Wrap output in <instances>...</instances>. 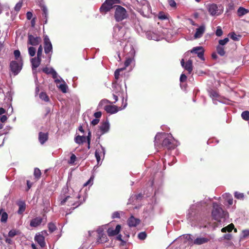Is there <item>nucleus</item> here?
I'll return each instance as SVG.
<instances>
[{
  "mask_svg": "<svg viewBox=\"0 0 249 249\" xmlns=\"http://www.w3.org/2000/svg\"><path fill=\"white\" fill-rule=\"evenodd\" d=\"M1 215L0 221L2 223H5L8 218V214L5 212H3L2 209L0 210V215Z\"/></svg>",
  "mask_w": 249,
  "mask_h": 249,
  "instance_id": "nucleus-31",
  "label": "nucleus"
},
{
  "mask_svg": "<svg viewBox=\"0 0 249 249\" xmlns=\"http://www.w3.org/2000/svg\"><path fill=\"white\" fill-rule=\"evenodd\" d=\"M181 66L188 71L189 73H191L193 70L192 60L189 59L185 63L183 59L180 61Z\"/></svg>",
  "mask_w": 249,
  "mask_h": 249,
  "instance_id": "nucleus-16",
  "label": "nucleus"
},
{
  "mask_svg": "<svg viewBox=\"0 0 249 249\" xmlns=\"http://www.w3.org/2000/svg\"><path fill=\"white\" fill-rule=\"evenodd\" d=\"M168 2L170 6L172 7H176V2L174 0H168Z\"/></svg>",
  "mask_w": 249,
  "mask_h": 249,
  "instance_id": "nucleus-61",
  "label": "nucleus"
},
{
  "mask_svg": "<svg viewBox=\"0 0 249 249\" xmlns=\"http://www.w3.org/2000/svg\"><path fill=\"white\" fill-rule=\"evenodd\" d=\"M129 48L130 49V52L129 53H130V55L131 56H132L135 53V50L134 49V48L132 47V46L131 45H125V47H124V51L125 52H126L127 50Z\"/></svg>",
  "mask_w": 249,
  "mask_h": 249,
  "instance_id": "nucleus-44",
  "label": "nucleus"
},
{
  "mask_svg": "<svg viewBox=\"0 0 249 249\" xmlns=\"http://www.w3.org/2000/svg\"><path fill=\"white\" fill-rule=\"evenodd\" d=\"M248 237H249V229L243 230L240 236V240L245 239Z\"/></svg>",
  "mask_w": 249,
  "mask_h": 249,
  "instance_id": "nucleus-33",
  "label": "nucleus"
},
{
  "mask_svg": "<svg viewBox=\"0 0 249 249\" xmlns=\"http://www.w3.org/2000/svg\"><path fill=\"white\" fill-rule=\"evenodd\" d=\"M68 203L69 206H72L73 209L77 207L82 202L79 204L74 202L73 198L70 196H66L64 198L61 197L60 198V204L61 205H64L66 203Z\"/></svg>",
  "mask_w": 249,
  "mask_h": 249,
  "instance_id": "nucleus-10",
  "label": "nucleus"
},
{
  "mask_svg": "<svg viewBox=\"0 0 249 249\" xmlns=\"http://www.w3.org/2000/svg\"><path fill=\"white\" fill-rule=\"evenodd\" d=\"M44 52L46 54L53 52V46L47 36H45L44 38Z\"/></svg>",
  "mask_w": 249,
  "mask_h": 249,
  "instance_id": "nucleus-14",
  "label": "nucleus"
},
{
  "mask_svg": "<svg viewBox=\"0 0 249 249\" xmlns=\"http://www.w3.org/2000/svg\"><path fill=\"white\" fill-rule=\"evenodd\" d=\"M14 56L15 57V59L17 60V61H19L20 60V59L21 58L20 57V51L18 50L14 51Z\"/></svg>",
  "mask_w": 249,
  "mask_h": 249,
  "instance_id": "nucleus-50",
  "label": "nucleus"
},
{
  "mask_svg": "<svg viewBox=\"0 0 249 249\" xmlns=\"http://www.w3.org/2000/svg\"><path fill=\"white\" fill-rule=\"evenodd\" d=\"M48 228L51 232L54 231L56 229L55 225L53 223H49L48 224Z\"/></svg>",
  "mask_w": 249,
  "mask_h": 249,
  "instance_id": "nucleus-55",
  "label": "nucleus"
},
{
  "mask_svg": "<svg viewBox=\"0 0 249 249\" xmlns=\"http://www.w3.org/2000/svg\"><path fill=\"white\" fill-rule=\"evenodd\" d=\"M114 17L118 22L121 21L128 17V14L124 8L120 5H115Z\"/></svg>",
  "mask_w": 249,
  "mask_h": 249,
  "instance_id": "nucleus-3",
  "label": "nucleus"
},
{
  "mask_svg": "<svg viewBox=\"0 0 249 249\" xmlns=\"http://www.w3.org/2000/svg\"><path fill=\"white\" fill-rule=\"evenodd\" d=\"M60 82H62V83L60 84V85H58V83L56 84V86H57V87L59 89H60L63 93L67 92V90L68 87H67V85L66 84L65 82L63 80V81H61L59 83H60Z\"/></svg>",
  "mask_w": 249,
  "mask_h": 249,
  "instance_id": "nucleus-29",
  "label": "nucleus"
},
{
  "mask_svg": "<svg viewBox=\"0 0 249 249\" xmlns=\"http://www.w3.org/2000/svg\"><path fill=\"white\" fill-rule=\"evenodd\" d=\"M99 238L97 240V242L99 243H104L107 241V235L102 232H98Z\"/></svg>",
  "mask_w": 249,
  "mask_h": 249,
  "instance_id": "nucleus-28",
  "label": "nucleus"
},
{
  "mask_svg": "<svg viewBox=\"0 0 249 249\" xmlns=\"http://www.w3.org/2000/svg\"><path fill=\"white\" fill-rule=\"evenodd\" d=\"M249 10L242 7H240L237 10V15L239 17H242L249 12Z\"/></svg>",
  "mask_w": 249,
  "mask_h": 249,
  "instance_id": "nucleus-32",
  "label": "nucleus"
},
{
  "mask_svg": "<svg viewBox=\"0 0 249 249\" xmlns=\"http://www.w3.org/2000/svg\"><path fill=\"white\" fill-rule=\"evenodd\" d=\"M22 5V2L21 1H19L18 3L16 4L14 7V9L16 12H18L20 9H21V7Z\"/></svg>",
  "mask_w": 249,
  "mask_h": 249,
  "instance_id": "nucleus-52",
  "label": "nucleus"
},
{
  "mask_svg": "<svg viewBox=\"0 0 249 249\" xmlns=\"http://www.w3.org/2000/svg\"><path fill=\"white\" fill-rule=\"evenodd\" d=\"M19 233V232L18 231H17L16 230H12L9 232L8 235L10 237H13L15 235L18 234Z\"/></svg>",
  "mask_w": 249,
  "mask_h": 249,
  "instance_id": "nucleus-48",
  "label": "nucleus"
},
{
  "mask_svg": "<svg viewBox=\"0 0 249 249\" xmlns=\"http://www.w3.org/2000/svg\"><path fill=\"white\" fill-rule=\"evenodd\" d=\"M101 112H100V111H98V112H95L94 114V116L96 118L95 119H98L100 118L101 116Z\"/></svg>",
  "mask_w": 249,
  "mask_h": 249,
  "instance_id": "nucleus-64",
  "label": "nucleus"
},
{
  "mask_svg": "<svg viewBox=\"0 0 249 249\" xmlns=\"http://www.w3.org/2000/svg\"><path fill=\"white\" fill-rule=\"evenodd\" d=\"M48 136L46 133L40 132L39 133L38 139L41 144H44L48 140Z\"/></svg>",
  "mask_w": 249,
  "mask_h": 249,
  "instance_id": "nucleus-27",
  "label": "nucleus"
},
{
  "mask_svg": "<svg viewBox=\"0 0 249 249\" xmlns=\"http://www.w3.org/2000/svg\"><path fill=\"white\" fill-rule=\"evenodd\" d=\"M229 39L228 37H226L223 39H220L218 41V43H219L218 45L223 46L225 45V44H226L229 42Z\"/></svg>",
  "mask_w": 249,
  "mask_h": 249,
  "instance_id": "nucleus-49",
  "label": "nucleus"
},
{
  "mask_svg": "<svg viewBox=\"0 0 249 249\" xmlns=\"http://www.w3.org/2000/svg\"><path fill=\"white\" fill-rule=\"evenodd\" d=\"M100 130L101 132V134H104L107 132L110 128V124L107 120H106L105 121H103L100 124L99 126Z\"/></svg>",
  "mask_w": 249,
  "mask_h": 249,
  "instance_id": "nucleus-17",
  "label": "nucleus"
},
{
  "mask_svg": "<svg viewBox=\"0 0 249 249\" xmlns=\"http://www.w3.org/2000/svg\"><path fill=\"white\" fill-rule=\"evenodd\" d=\"M191 53H195L197 54V56L202 60L204 61L205 60L204 57V50L202 47L198 46L194 47L192 50H191Z\"/></svg>",
  "mask_w": 249,
  "mask_h": 249,
  "instance_id": "nucleus-15",
  "label": "nucleus"
},
{
  "mask_svg": "<svg viewBox=\"0 0 249 249\" xmlns=\"http://www.w3.org/2000/svg\"><path fill=\"white\" fill-rule=\"evenodd\" d=\"M124 70V68H121L117 69L114 72V77L116 80H118L119 78L120 71Z\"/></svg>",
  "mask_w": 249,
  "mask_h": 249,
  "instance_id": "nucleus-47",
  "label": "nucleus"
},
{
  "mask_svg": "<svg viewBox=\"0 0 249 249\" xmlns=\"http://www.w3.org/2000/svg\"><path fill=\"white\" fill-rule=\"evenodd\" d=\"M242 118L245 120H249V111L248 110H246L243 111L241 114Z\"/></svg>",
  "mask_w": 249,
  "mask_h": 249,
  "instance_id": "nucleus-45",
  "label": "nucleus"
},
{
  "mask_svg": "<svg viewBox=\"0 0 249 249\" xmlns=\"http://www.w3.org/2000/svg\"><path fill=\"white\" fill-rule=\"evenodd\" d=\"M234 196L237 199H243L244 195L243 193H240L237 192L234 193Z\"/></svg>",
  "mask_w": 249,
  "mask_h": 249,
  "instance_id": "nucleus-51",
  "label": "nucleus"
},
{
  "mask_svg": "<svg viewBox=\"0 0 249 249\" xmlns=\"http://www.w3.org/2000/svg\"><path fill=\"white\" fill-rule=\"evenodd\" d=\"M42 70L44 73L47 74H51L56 84L59 83L61 81H63V79L58 75L57 73L53 68H49L46 67L42 69Z\"/></svg>",
  "mask_w": 249,
  "mask_h": 249,
  "instance_id": "nucleus-8",
  "label": "nucleus"
},
{
  "mask_svg": "<svg viewBox=\"0 0 249 249\" xmlns=\"http://www.w3.org/2000/svg\"><path fill=\"white\" fill-rule=\"evenodd\" d=\"M14 95V92L12 91H9L6 93V99L7 100L8 102H9L10 103L11 102L13 99V96Z\"/></svg>",
  "mask_w": 249,
  "mask_h": 249,
  "instance_id": "nucleus-41",
  "label": "nucleus"
},
{
  "mask_svg": "<svg viewBox=\"0 0 249 249\" xmlns=\"http://www.w3.org/2000/svg\"><path fill=\"white\" fill-rule=\"evenodd\" d=\"M22 61L21 58L19 61L13 60L10 62V69L14 75H17L20 71L22 68Z\"/></svg>",
  "mask_w": 249,
  "mask_h": 249,
  "instance_id": "nucleus-7",
  "label": "nucleus"
},
{
  "mask_svg": "<svg viewBox=\"0 0 249 249\" xmlns=\"http://www.w3.org/2000/svg\"><path fill=\"white\" fill-rule=\"evenodd\" d=\"M113 218H119L120 217V213L118 212H115L112 213V216Z\"/></svg>",
  "mask_w": 249,
  "mask_h": 249,
  "instance_id": "nucleus-63",
  "label": "nucleus"
},
{
  "mask_svg": "<svg viewBox=\"0 0 249 249\" xmlns=\"http://www.w3.org/2000/svg\"><path fill=\"white\" fill-rule=\"evenodd\" d=\"M209 239L206 237H199L196 238L194 241V244L200 245L208 242Z\"/></svg>",
  "mask_w": 249,
  "mask_h": 249,
  "instance_id": "nucleus-26",
  "label": "nucleus"
},
{
  "mask_svg": "<svg viewBox=\"0 0 249 249\" xmlns=\"http://www.w3.org/2000/svg\"><path fill=\"white\" fill-rule=\"evenodd\" d=\"M28 51L30 56H34L35 55L36 52V49L35 48L32 46L29 47L28 48Z\"/></svg>",
  "mask_w": 249,
  "mask_h": 249,
  "instance_id": "nucleus-42",
  "label": "nucleus"
},
{
  "mask_svg": "<svg viewBox=\"0 0 249 249\" xmlns=\"http://www.w3.org/2000/svg\"><path fill=\"white\" fill-rule=\"evenodd\" d=\"M205 31V26L204 25H202L196 29V32L194 35V38L195 39L200 38Z\"/></svg>",
  "mask_w": 249,
  "mask_h": 249,
  "instance_id": "nucleus-20",
  "label": "nucleus"
},
{
  "mask_svg": "<svg viewBox=\"0 0 249 249\" xmlns=\"http://www.w3.org/2000/svg\"><path fill=\"white\" fill-rule=\"evenodd\" d=\"M34 239L41 247L43 248L45 246V238L43 235L40 233L36 234Z\"/></svg>",
  "mask_w": 249,
  "mask_h": 249,
  "instance_id": "nucleus-19",
  "label": "nucleus"
},
{
  "mask_svg": "<svg viewBox=\"0 0 249 249\" xmlns=\"http://www.w3.org/2000/svg\"><path fill=\"white\" fill-rule=\"evenodd\" d=\"M162 137L164 138L161 144L162 147H164L168 149H171L175 148L178 145L177 142L175 141L170 134L165 135L164 134L159 133L155 137V145L156 146H158L160 145V139Z\"/></svg>",
  "mask_w": 249,
  "mask_h": 249,
  "instance_id": "nucleus-1",
  "label": "nucleus"
},
{
  "mask_svg": "<svg viewBox=\"0 0 249 249\" xmlns=\"http://www.w3.org/2000/svg\"><path fill=\"white\" fill-rule=\"evenodd\" d=\"M19 209L18 210V213L22 214L25 210L26 205L24 202H20L18 203Z\"/></svg>",
  "mask_w": 249,
  "mask_h": 249,
  "instance_id": "nucleus-34",
  "label": "nucleus"
},
{
  "mask_svg": "<svg viewBox=\"0 0 249 249\" xmlns=\"http://www.w3.org/2000/svg\"><path fill=\"white\" fill-rule=\"evenodd\" d=\"M41 175L40 170L38 168H35L34 170V176L36 178H39Z\"/></svg>",
  "mask_w": 249,
  "mask_h": 249,
  "instance_id": "nucleus-54",
  "label": "nucleus"
},
{
  "mask_svg": "<svg viewBox=\"0 0 249 249\" xmlns=\"http://www.w3.org/2000/svg\"><path fill=\"white\" fill-rule=\"evenodd\" d=\"M215 34L217 36H220L223 34V31L220 27L218 26L217 27V29L215 32Z\"/></svg>",
  "mask_w": 249,
  "mask_h": 249,
  "instance_id": "nucleus-56",
  "label": "nucleus"
},
{
  "mask_svg": "<svg viewBox=\"0 0 249 249\" xmlns=\"http://www.w3.org/2000/svg\"><path fill=\"white\" fill-rule=\"evenodd\" d=\"M93 177H91L89 179V180L84 184V186H86L89 184L92 185L93 184Z\"/></svg>",
  "mask_w": 249,
  "mask_h": 249,
  "instance_id": "nucleus-60",
  "label": "nucleus"
},
{
  "mask_svg": "<svg viewBox=\"0 0 249 249\" xmlns=\"http://www.w3.org/2000/svg\"><path fill=\"white\" fill-rule=\"evenodd\" d=\"M124 31L122 27H116L114 28V34H113V37L114 40V42L118 41L122 39L124 36Z\"/></svg>",
  "mask_w": 249,
  "mask_h": 249,
  "instance_id": "nucleus-12",
  "label": "nucleus"
},
{
  "mask_svg": "<svg viewBox=\"0 0 249 249\" xmlns=\"http://www.w3.org/2000/svg\"><path fill=\"white\" fill-rule=\"evenodd\" d=\"M233 228H234V225L233 224L231 223V224H230V225H229L228 226L223 228L221 229V231L222 232H225L227 231L228 232H231L233 229Z\"/></svg>",
  "mask_w": 249,
  "mask_h": 249,
  "instance_id": "nucleus-37",
  "label": "nucleus"
},
{
  "mask_svg": "<svg viewBox=\"0 0 249 249\" xmlns=\"http://www.w3.org/2000/svg\"><path fill=\"white\" fill-rule=\"evenodd\" d=\"M229 36L231 37V38L234 41H237L239 40V38L234 33H232L231 34H229Z\"/></svg>",
  "mask_w": 249,
  "mask_h": 249,
  "instance_id": "nucleus-57",
  "label": "nucleus"
},
{
  "mask_svg": "<svg viewBox=\"0 0 249 249\" xmlns=\"http://www.w3.org/2000/svg\"><path fill=\"white\" fill-rule=\"evenodd\" d=\"M75 142L78 144H81L85 142L86 137L84 136H77L75 138Z\"/></svg>",
  "mask_w": 249,
  "mask_h": 249,
  "instance_id": "nucleus-36",
  "label": "nucleus"
},
{
  "mask_svg": "<svg viewBox=\"0 0 249 249\" xmlns=\"http://www.w3.org/2000/svg\"><path fill=\"white\" fill-rule=\"evenodd\" d=\"M140 222L139 219L135 218L132 215L127 220V224L130 227H135L139 224Z\"/></svg>",
  "mask_w": 249,
  "mask_h": 249,
  "instance_id": "nucleus-21",
  "label": "nucleus"
},
{
  "mask_svg": "<svg viewBox=\"0 0 249 249\" xmlns=\"http://www.w3.org/2000/svg\"><path fill=\"white\" fill-rule=\"evenodd\" d=\"M210 96L213 99V102L214 104H217V101L221 102L219 100V95L218 93L214 90H212L209 92Z\"/></svg>",
  "mask_w": 249,
  "mask_h": 249,
  "instance_id": "nucleus-25",
  "label": "nucleus"
},
{
  "mask_svg": "<svg viewBox=\"0 0 249 249\" xmlns=\"http://www.w3.org/2000/svg\"><path fill=\"white\" fill-rule=\"evenodd\" d=\"M31 62L32 64V68L33 70V73L36 80H37V77L36 75L37 71L36 69L39 66L41 62V58L40 57H34L31 59Z\"/></svg>",
  "mask_w": 249,
  "mask_h": 249,
  "instance_id": "nucleus-11",
  "label": "nucleus"
},
{
  "mask_svg": "<svg viewBox=\"0 0 249 249\" xmlns=\"http://www.w3.org/2000/svg\"><path fill=\"white\" fill-rule=\"evenodd\" d=\"M195 206L193 205L192 206L190 209L188 210V213L187 214V216L188 218H191L192 216H193L195 214Z\"/></svg>",
  "mask_w": 249,
  "mask_h": 249,
  "instance_id": "nucleus-39",
  "label": "nucleus"
},
{
  "mask_svg": "<svg viewBox=\"0 0 249 249\" xmlns=\"http://www.w3.org/2000/svg\"><path fill=\"white\" fill-rule=\"evenodd\" d=\"M102 154L103 155V157H104L105 154V149L102 145H100V148H98L96 149L95 152V156L96 157L98 164L99 163Z\"/></svg>",
  "mask_w": 249,
  "mask_h": 249,
  "instance_id": "nucleus-18",
  "label": "nucleus"
},
{
  "mask_svg": "<svg viewBox=\"0 0 249 249\" xmlns=\"http://www.w3.org/2000/svg\"><path fill=\"white\" fill-rule=\"evenodd\" d=\"M39 98L45 102L49 101V97L46 93L42 92L39 94Z\"/></svg>",
  "mask_w": 249,
  "mask_h": 249,
  "instance_id": "nucleus-43",
  "label": "nucleus"
},
{
  "mask_svg": "<svg viewBox=\"0 0 249 249\" xmlns=\"http://www.w3.org/2000/svg\"><path fill=\"white\" fill-rule=\"evenodd\" d=\"M43 219L40 217H36L31 220L30 226L32 227H37L39 226L42 222Z\"/></svg>",
  "mask_w": 249,
  "mask_h": 249,
  "instance_id": "nucleus-24",
  "label": "nucleus"
},
{
  "mask_svg": "<svg viewBox=\"0 0 249 249\" xmlns=\"http://www.w3.org/2000/svg\"><path fill=\"white\" fill-rule=\"evenodd\" d=\"M216 51L217 53L220 56H224L225 54V51L224 50V47L223 46H221L220 45H218L216 47Z\"/></svg>",
  "mask_w": 249,
  "mask_h": 249,
  "instance_id": "nucleus-35",
  "label": "nucleus"
},
{
  "mask_svg": "<svg viewBox=\"0 0 249 249\" xmlns=\"http://www.w3.org/2000/svg\"><path fill=\"white\" fill-rule=\"evenodd\" d=\"M43 11V16L45 18V20L44 21V24H46L47 22V17H48V9L46 6H43L42 8Z\"/></svg>",
  "mask_w": 249,
  "mask_h": 249,
  "instance_id": "nucleus-38",
  "label": "nucleus"
},
{
  "mask_svg": "<svg viewBox=\"0 0 249 249\" xmlns=\"http://www.w3.org/2000/svg\"><path fill=\"white\" fill-rule=\"evenodd\" d=\"M224 198H225L228 202L229 205H232L233 203V199L232 196L229 193H225L223 196Z\"/></svg>",
  "mask_w": 249,
  "mask_h": 249,
  "instance_id": "nucleus-30",
  "label": "nucleus"
},
{
  "mask_svg": "<svg viewBox=\"0 0 249 249\" xmlns=\"http://www.w3.org/2000/svg\"><path fill=\"white\" fill-rule=\"evenodd\" d=\"M97 109H118V107L112 105L110 101L107 99H103L99 103Z\"/></svg>",
  "mask_w": 249,
  "mask_h": 249,
  "instance_id": "nucleus-9",
  "label": "nucleus"
},
{
  "mask_svg": "<svg viewBox=\"0 0 249 249\" xmlns=\"http://www.w3.org/2000/svg\"><path fill=\"white\" fill-rule=\"evenodd\" d=\"M119 3V0H106L103 3L100 8V12L105 14L107 12L109 11L111 9L115 7V4Z\"/></svg>",
  "mask_w": 249,
  "mask_h": 249,
  "instance_id": "nucleus-6",
  "label": "nucleus"
},
{
  "mask_svg": "<svg viewBox=\"0 0 249 249\" xmlns=\"http://www.w3.org/2000/svg\"><path fill=\"white\" fill-rule=\"evenodd\" d=\"M41 41V37L37 36H34L31 34L28 35V45L36 46L39 45Z\"/></svg>",
  "mask_w": 249,
  "mask_h": 249,
  "instance_id": "nucleus-13",
  "label": "nucleus"
},
{
  "mask_svg": "<svg viewBox=\"0 0 249 249\" xmlns=\"http://www.w3.org/2000/svg\"><path fill=\"white\" fill-rule=\"evenodd\" d=\"M42 53V47L40 45L37 52V57L41 58Z\"/></svg>",
  "mask_w": 249,
  "mask_h": 249,
  "instance_id": "nucleus-58",
  "label": "nucleus"
},
{
  "mask_svg": "<svg viewBox=\"0 0 249 249\" xmlns=\"http://www.w3.org/2000/svg\"><path fill=\"white\" fill-rule=\"evenodd\" d=\"M140 5L142 6L140 9V13L144 17H150L152 15V11L149 2L145 0H143L140 2Z\"/></svg>",
  "mask_w": 249,
  "mask_h": 249,
  "instance_id": "nucleus-5",
  "label": "nucleus"
},
{
  "mask_svg": "<svg viewBox=\"0 0 249 249\" xmlns=\"http://www.w3.org/2000/svg\"><path fill=\"white\" fill-rule=\"evenodd\" d=\"M121 228V227L120 225H117L115 229L109 228L107 231L108 236H112L117 235L120 231Z\"/></svg>",
  "mask_w": 249,
  "mask_h": 249,
  "instance_id": "nucleus-23",
  "label": "nucleus"
},
{
  "mask_svg": "<svg viewBox=\"0 0 249 249\" xmlns=\"http://www.w3.org/2000/svg\"><path fill=\"white\" fill-rule=\"evenodd\" d=\"M112 88L116 93L119 92L121 89V87L117 83L116 81L112 83Z\"/></svg>",
  "mask_w": 249,
  "mask_h": 249,
  "instance_id": "nucleus-40",
  "label": "nucleus"
},
{
  "mask_svg": "<svg viewBox=\"0 0 249 249\" xmlns=\"http://www.w3.org/2000/svg\"><path fill=\"white\" fill-rule=\"evenodd\" d=\"M146 36L148 39L154 40L155 41H159L160 40V36L157 33L152 32L148 31L146 33Z\"/></svg>",
  "mask_w": 249,
  "mask_h": 249,
  "instance_id": "nucleus-22",
  "label": "nucleus"
},
{
  "mask_svg": "<svg viewBox=\"0 0 249 249\" xmlns=\"http://www.w3.org/2000/svg\"><path fill=\"white\" fill-rule=\"evenodd\" d=\"M76 159H77V158H76V156L74 154H72L70 157V159L68 161L69 164H71V165L74 164Z\"/></svg>",
  "mask_w": 249,
  "mask_h": 249,
  "instance_id": "nucleus-46",
  "label": "nucleus"
},
{
  "mask_svg": "<svg viewBox=\"0 0 249 249\" xmlns=\"http://www.w3.org/2000/svg\"><path fill=\"white\" fill-rule=\"evenodd\" d=\"M132 61V59L131 58H127L124 62L125 67H128L131 64Z\"/></svg>",
  "mask_w": 249,
  "mask_h": 249,
  "instance_id": "nucleus-59",
  "label": "nucleus"
},
{
  "mask_svg": "<svg viewBox=\"0 0 249 249\" xmlns=\"http://www.w3.org/2000/svg\"><path fill=\"white\" fill-rule=\"evenodd\" d=\"M138 237L140 240H144L146 237V234L145 232H141L138 234Z\"/></svg>",
  "mask_w": 249,
  "mask_h": 249,
  "instance_id": "nucleus-53",
  "label": "nucleus"
},
{
  "mask_svg": "<svg viewBox=\"0 0 249 249\" xmlns=\"http://www.w3.org/2000/svg\"><path fill=\"white\" fill-rule=\"evenodd\" d=\"M212 216L215 220L220 221L221 218H227L228 216V214L216 202H213Z\"/></svg>",
  "mask_w": 249,
  "mask_h": 249,
  "instance_id": "nucleus-2",
  "label": "nucleus"
},
{
  "mask_svg": "<svg viewBox=\"0 0 249 249\" xmlns=\"http://www.w3.org/2000/svg\"><path fill=\"white\" fill-rule=\"evenodd\" d=\"M187 79V76L184 74H181L180 77V81L181 82H185Z\"/></svg>",
  "mask_w": 249,
  "mask_h": 249,
  "instance_id": "nucleus-62",
  "label": "nucleus"
},
{
  "mask_svg": "<svg viewBox=\"0 0 249 249\" xmlns=\"http://www.w3.org/2000/svg\"><path fill=\"white\" fill-rule=\"evenodd\" d=\"M207 9L212 16H218L223 11V7L220 5H217L215 3H209L207 5Z\"/></svg>",
  "mask_w": 249,
  "mask_h": 249,
  "instance_id": "nucleus-4",
  "label": "nucleus"
}]
</instances>
